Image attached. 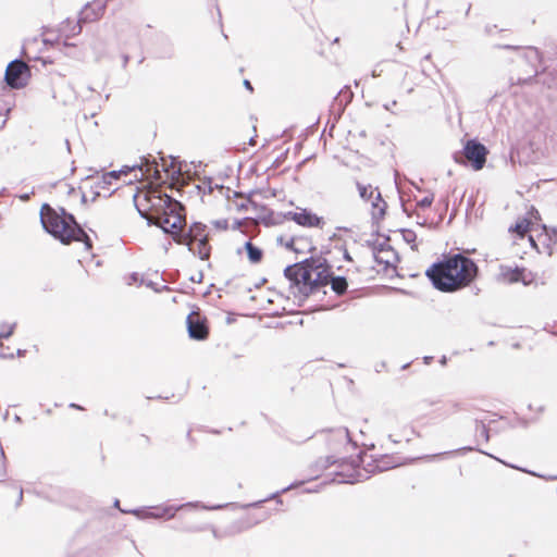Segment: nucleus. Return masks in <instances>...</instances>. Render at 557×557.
Instances as JSON below:
<instances>
[{
    "label": "nucleus",
    "instance_id": "obj_1",
    "mask_svg": "<svg viewBox=\"0 0 557 557\" xmlns=\"http://www.w3.org/2000/svg\"><path fill=\"white\" fill-rule=\"evenodd\" d=\"M478 265L462 253L444 256L443 260L434 262L425 275L440 292L453 293L470 283L478 275Z\"/></svg>",
    "mask_w": 557,
    "mask_h": 557
},
{
    "label": "nucleus",
    "instance_id": "obj_2",
    "mask_svg": "<svg viewBox=\"0 0 557 557\" xmlns=\"http://www.w3.org/2000/svg\"><path fill=\"white\" fill-rule=\"evenodd\" d=\"M138 198L139 194L137 191L133 196L134 206L139 215L147 220L148 225L159 226L164 234L175 232L180 227L178 211L183 209L181 201L165 193L156 195V191H153L144 196L147 206L143 208Z\"/></svg>",
    "mask_w": 557,
    "mask_h": 557
},
{
    "label": "nucleus",
    "instance_id": "obj_3",
    "mask_svg": "<svg viewBox=\"0 0 557 557\" xmlns=\"http://www.w3.org/2000/svg\"><path fill=\"white\" fill-rule=\"evenodd\" d=\"M40 223L42 228L62 244L81 242L87 251L92 248V240L76 221L75 216L60 207L54 209L49 203H44L40 209Z\"/></svg>",
    "mask_w": 557,
    "mask_h": 557
},
{
    "label": "nucleus",
    "instance_id": "obj_4",
    "mask_svg": "<svg viewBox=\"0 0 557 557\" xmlns=\"http://www.w3.org/2000/svg\"><path fill=\"white\" fill-rule=\"evenodd\" d=\"M364 453L358 454V456L355 458V461L351 462L350 473L345 474L343 471L337 472L336 475L339 478L336 480L337 483L355 484L362 482L368 480L373 473L387 471L389 469L396 468L399 465L395 461L393 456L384 455L379 459H373L371 462H368L362 469H360V465L364 462Z\"/></svg>",
    "mask_w": 557,
    "mask_h": 557
},
{
    "label": "nucleus",
    "instance_id": "obj_5",
    "mask_svg": "<svg viewBox=\"0 0 557 557\" xmlns=\"http://www.w3.org/2000/svg\"><path fill=\"white\" fill-rule=\"evenodd\" d=\"M180 216V227L175 230V232H169L168 234L172 235L173 240L178 245H186L188 251L191 253H196V248L194 246V242L200 239L201 237H208L209 234L206 233L207 225L201 222H194L188 231H183V227L186 223L185 221V207L178 211Z\"/></svg>",
    "mask_w": 557,
    "mask_h": 557
},
{
    "label": "nucleus",
    "instance_id": "obj_6",
    "mask_svg": "<svg viewBox=\"0 0 557 557\" xmlns=\"http://www.w3.org/2000/svg\"><path fill=\"white\" fill-rule=\"evenodd\" d=\"M487 148L476 139H469L465 144L461 151L454 153V160L467 166H471L474 171L484 168L486 162Z\"/></svg>",
    "mask_w": 557,
    "mask_h": 557
},
{
    "label": "nucleus",
    "instance_id": "obj_7",
    "mask_svg": "<svg viewBox=\"0 0 557 557\" xmlns=\"http://www.w3.org/2000/svg\"><path fill=\"white\" fill-rule=\"evenodd\" d=\"M352 461H355V458L352 457H337L334 454L321 457L310 466V471L312 473L311 479H318L320 474L331 466H336L339 469L338 472L343 471L345 474H348L351 472ZM336 473L337 471L335 472V476L332 479V482H337L336 480L339 479Z\"/></svg>",
    "mask_w": 557,
    "mask_h": 557
},
{
    "label": "nucleus",
    "instance_id": "obj_8",
    "mask_svg": "<svg viewBox=\"0 0 557 557\" xmlns=\"http://www.w3.org/2000/svg\"><path fill=\"white\" fill-rule=\"evenodd\" d=\"M29 78V67L21 59L12 60L5 70L4 81L11 88L20 89L27 85Z\"/></svg>",
    "mask_w": 557,
    "mask_h": 557
},
{
    "label": "nucleus",
    "instance_id": "obj_9",
    "mask_svg": "<svg viewBox=\"0 0 557 557\" xmlns=\"http://www.w3.org/2000/svg\"><path fill=\"white\" fill-rule=\"evenodd\" d=\"M319 433L326 434L327 448L334 453H341L342 449H346L349 445L352 449L357 448V443L350 437L349 431L345 426H338L334 429L321 430Z\"/></svg>",
    "mask_w": 557,
    "mask_h": 557
},
{
    "label": "nucleus",
    "instance_id": "obj_10",
    "mask_svg": "<svg viewBox=\"0 0 557 557\" xmlns=\"http://www.w3.org/2000/svg\"><path fill=\"white\" fill-rule=\"evenodd\" d=\"M357 188H358L360 198H362L366 201L371 200L373 198V195L375 191V197H374V200L372 201V216L371 218H372L373 224L379 225V222L384 218V215L386 213V208H387V203L382 198L380 190L377 188L373 189L371 185L366 186L360 183H357Z\"/></svg>",
    "mask_w": 557,
    "mask_h": 557
},
{
    "label": "nucleus",
    "instance_id": "obj_11",
    "mask_svg": "<svg viewBox=\"0 0 557 557\" xmlns=\"http://www.w3.org/2000/svg\"><path fill=\"white\" fill-rule=\"evenodd\" d=\"M323 264H326L325 259H314L313 262L308 264L305 268H301L300 270V278H299V286H297L300 294H302L305 297L310 296L313 294V273L318 271V269L322 268Z\"/></svg>",
    "mask_w": 557,
    "mask_h": 557
},
{
    "label": "nucleus",
    "instance_id": "obj_12",
    "mask_svg": "<svg viewBox=\"0 0 557 557\" xmlns=\"http://www.w3.org/2000/svg\"><path fill=\"white\" fill-rule=\"evenodd\" d=\"M284 219L294 221L296 224L305 227L322 228L324 225L323 218L309 209H301L299 212L288 211L284 213Z\"/></svg>",
    "mask_w": 557,
    "mask_h": 557
},
{
    "label": "nucleus",
    "instance_id": "obj_13",
    "mask_svg": "<svg viewBox=\"0 0 557 557\" xmlns=\"http://www.w3.org/2000/svg\"><path fill=\"white\" fill-rule=\"evenodd\" d=\"M106 10V1L104 0H95L91 3H87L84 9L79 12V17L77 22V30H74V34H79L82 32V23H90L99 20Z\"/></svg>",
    "mask_w": 557,
    "mask_h": 557
},
{
    "label": "nucleus",
    "instance_id": "obj_14",
    "mask_svg": "<svg viewBox=\"0 0 557 557\" xmlns=\"http://www.w3.org/2000/svg\"><path fill=\"white\" fill-rule=\"evenodd\" d=\"M186 326L188 336L195 341H203L209 335V329L206 318L200 314L191 312L186 318Z\"/></svg>",
    "mask_w": 557,
    "mask_h": 557
},
{
    "label": "nucleus",
    "instance_id": "obj_15",
    "mask_svg": "<svg viewBox=\"0 0 557 557\" xmlns=\"http://www.w3.org/2000/svg\"><path fill=\"white\" fill-rule=\"evenodd\" d=\"M230 504H218L208 506L201 502H187L180 505H161L162 512L164 513V519L170 520L175 517V515L185 508H201L203 510H220L227 507Z\"/></svg>",
    "mask_w": 557,
    "mask_h": 557
},
{
    "label": "nucleus",
    "instance_id": "obj_16",
    "mask_svg": "<svg viewBox=\"0 0 557 557\" xmlns=\"http://www.w3.org/2000/svg\"><path fill=\"white\" fill-rule=\"evenodd\" d=\"M162 506H150V507H140L129 510H122L123 513H131L138 519H164V513L161 510Z\"/></svg>",
    "mask_w": 557,
    "mask_h": 557
},
{
    "label": "nucleus",
    "instance_id": "obj_17",
    "mask_svg": "<svg viewBox=\"0 0 557 557\" xmlns=\"http://www.w3.org/2000/svg\"><path fill=\"white\" fill-rule=\"evenodd\" d=\"M313 262V257L307 258L300 262L289 264L284 269V276L295 287L299 286L300 270Z\"/></svg>",
    "mask_w": 557,
    "mask_h": 557
},
{
    "label": "nucleus",
    "instance_id": "obj_18",
    "mask_svg": "<svg viewBox=\"0 0 557 557\" xmlns=\"http://www.w3.org/2000/svg\"><path fill=\"white\" fill-rule=\"evenodd\" d=\"M389 236H385V240L383 243H373V258L377 264H385L386 267L391 264L388 259H385L381 256L383 252L395 253L392 246L388 244Z\"/></svg>",
    "mask_w": 557,
    "mask_h": 557
},
{
    "label": "nucleus",
    "instance_id": "obj_19",
    "mask_svg": "<svg viewBox=\"0 0 557 557\" xmlns=\"http://www.w3.org/2000/svg\"><path fill=\"white\" fill-rule=\"evenodd\" d=\"M333 273L331 272V267L326 262L322 268L315 271V277L313 282V293L318 290L320 287H324L330 284V277H332Z\"/></svg>",
    "mask_w": 557,
    "mask_h": 557
},
{
    "label": "nucleus",
    "instance_id": "obj_20",
    "mask_svg": "<svg viewBox=\"0 0 557 557\" xmlns=\"http://www.w3.org/2000/svg\"><path fill=\"white\" fill-rule=\"evenodd\" d=\"M330 285L332 290L338 296L344 295L348 288L347 278L343 275L333 274L332 277H330Z\"/></svg>",
    "mask_w": 557,
    "mask_h": 557
},
{
    "label": "nucleus",
    "instance_id": "obj_21",
    "mask_svg": "<svg viewBox=\"0 0 557 557\" xmlns=\"http://www.w3.org/2000/svg\"><path fill=\"white\" fill-rule=\"evenodd\" d=\"M352 98V92L350 91L348 86H345L334 98V107H338L339 111H343L348 102H350Z\"/></svg>",
    "mask_w": 557,
    "mask_h": 557
},
{
    "label": "nucleus",
    "instance_id": "obj_22",
    "mask_svg": "<svg viewBox=\"0 0 557 557\" xmlns=\"http://www.w3.org/2000/svg\"><path fill=\"white\" fill-rule=\"evenodd\" d=\"M247 252V257L251 263H259L262 260L263 251L261 248L253 245L250 240H247L244 245Z\"/></svg>",
    "mask_w": 557,
    "mask_h": 557
},
{
    "label": "nucleus",
    "instance_id": "obj_23",
    "mask_svg": "<svg viewBox=\"0 0 557 557\" xmlns=\"http://www.w3.org/2000/svg\"><path fill=\"white\" fill-rule=\"evenodd\" d=\"M197 243V249L195 256L197 255L201 260H209L211 255V246L209 245V236L201 237L200 239L195 240Z\"/></svg>",
    "mask_w": 557,
    "mask_h": 557
},
{
    "label": "nucleus",
    "instance_id": "obj_24",
    "mask_svg": "<svg viewBox=\"0 0 557 557\" xmlns=\"http://www.w3.org/2000/svg\"><path fill=\"white\" fill-rule=\"evenodd\" d=\"M305 482H306L305 480L296 481V482L289 484L288 486L283 487L281 491H276L275 493L271 494L268 498L264 499V502L268 500V499H277V503L282 504V500L278 498V496L281 494L286 493L287 491H290L293 488H296V487L302 485ZM261 503H263V500H259V502L252 503L249 506L258 507Z\"/></svg>",
    "mask_w": 557,
    "mask_h": 557
},
{
    "label": "nucleus",
    "instance_id": "obj_25",
    "mask_svg": "<svg viewBox=\"0 0 557 557\" xmlns=\"http://www.w3.org/2000/svg\"><path fill=\"white\" fill-rule=\"evenodd\" d=\"M121 176V171H110L102 175V177L96 183L98 188H109L114 180H119Z\"/></svg>",
    "mask_w": 557,
    "mask_h": 557
},
{
    "label": "nucleus",
    "instance_id": "obj_26",
    "mask_svg": "<svg viewBox=\"0 0 557 557\" xmlns=\"http://www.w3.org/2000/svg\"><path fill=\"white\" fill-rule=\"evenodd\" d=\"M170 158H171V162H170V164H168L164 160V157H161V160L163 161L162 171L168 173L169 178L174 181L180 177V175L182 173V169H181V166L175 168L174 166L175 159L173 157H170Z\"/></svg>",
    "mask_w": 557,
    "mask_h": 557
},
{
    "label": "nucleus",
    "instance_id": "obj_27",
    "mask_svg": "<svg viewBox=\"0 0 557 557\" xmlns=\"http://www.w3.org/2000/svg\"><path fill=\"white\" fill-rule=\"evenodd\" d=\"M536 216L534 214H530L529 218H523L521 220H519L515 227H513V231L520 235V236H523L530 228V225L532 224L533 220H535Z\"/></svg>",
    "mask_w": 557,
    "mask_h": 557
},
{
    "label": "nucleus",
    "instance_id": "obj_28",
    "mask_svg": "<svg viewBox=\"0 0 557 557\" xmlns=\"http://www.w3.org/2000/svg\"><path fill=\"white\" fill-rule=\"evenodd\" d=\"M299 242H302V239H301V238H297V237H290V238H289V239L284 244V246H285L287 249H289V250H292V251H294V252H296V253H300V250H298V247L296 246V243H299Z\"/></svg>",
    "mask_w": 557,
    "mask_h": 557
},
{
    "label": "nucleus",
    "instance_id": "obj_29",
    "mask_svg": "<svg viewBox=\"0 0 557 557\" xmlns=\"http://www.w3.org/2000/svg\"><path fill=\"white\" fill-rule=\"evenodd\" d=\"M403 238L406 243L411 244L417 239V234L412 230H401Z\"/></svg>",
    "mask_w": 557,
    "mask_h": 557
},
{
    "label": "nucleus",
    "instance_id": "obj_30",
    "mask_svg": "<svg viewBox=\"0 0 557 557\" xmlns=\"http://www.w3.org/2000/svg\"><path fill=\"white\" fill-rule=\"evenodd\" d=\"M180 530H181V531H183V532L194 533V532H201V531H206V530H208V527H207V524H201V525H185V527L181 528Z\"/></svg>",
    "mask_w": 557,
    "mask_h": 557
},
{
    "label": "nucleus",
    "instance_id": "obj_31",
    "mask_svg": "<svg viewBox=\"0 0 557 557\" xmlns=\"http://www.w3.org/2000/svg\"><path fill=\"white\" fill-rule=\"evenodd\" d=\"M433 200H434L433 195H429V196H425L422 199H420L417 202V206L419 208L425 209V208H429L432 205Z\"/></svg>",
    "mask_w": 557,
    "mask_h": 557
},
{
    "label": "nucleus",
    "instance_id": "obj_32",
    "mask_svg": "<svg viewBox=\"0 0 557 557\" xmlns=\"http://www.w3.org/2000/svg\"><path fill=\"white\" fill-rule=\"evenodd\" d=\"M141 283H144V281H141ZM145 285L151 289H153L154 292L159 293L163 289H169V287L166 285H163L161 288L158 287V284L152 282V281H147L145 282Z\"/></svg>",
    "mask_w": 557,
    "mask_h": 557
},
{
    "label": "nucleus",
    "instance_id": "obj_33",
    "mask_svg": "<svg viewBox=\"0 0 557 557\" xmlns=\"http://www.w3.org/2000/svg\"><path fill=\"white\" fill-rule=\"evenodd\" d=\"M476 430L480 432V435L487 441V424H485L483 421H480V424H478Z\"/></svg>",
    "mask_w": 557,
    "mask_h": 557
},
{
    "label": "nucleus",
    "instance_id": "obj_34",
    "mask_svg": "<svg viewBox=\"0 0 557 557\" xmlns=\"http://www.w3.org/2000/svg\"><path fill=\"white\" fill-rule=\"evenodd\" d=\"M14 327L15 324H11L8 326V330L1 331L0 338H9L13 334Z\"/></svg>",
    "mask_w": 557,
    "mask_h": 557
},
{
    "label": "nucleus",
    "instance_id": "obj_35",
    "mask_svg": "<svg viewBox=\"0 0 557 557\" xmlns=\"http://www.w3.org/2000/svg\"><path fill=\"white\" fill-rule=\"evenodd\" d=\"M141 164H135L133 166H128V165H124L120 171H121V174H127L136 169L138 170H141Z\"/></svg>",
    "mask_w": 557,
    "mask_h": 557
},
{
    "label": "nucleus",
    "instance_id": "obj_36",
    "mask_svg": "<svg viewBox=\"0 0 557 557\" xmlns=\"http://www.w3.org/2000/svg\"><path fill=\"white\" fill-rule=\"evenodd\" d=\"M214 226L220 230H226L228 224L226 220H216L214 221Z\"/></svg>",
    "mask_w": 557,
    "mask_h": 557
},
{
    "label": "nucleus",
    "instance_id": "obj_37",
    "mask_svg": "<svg viewBox=\"0 0 557 557\" xmlns=\"http://www.w3.org/2000/svg\"><path fill=\"white\" fill-rule=\"evenodd\" d=\"M63 48H64L65 50H73V49L75 48V46H74L73 44L64 42V44H63ZM64 53H65V54H67V55H73V57H75V53H74V52H72V51H64Z\"/></svg>",
    "mask_w": 557,
    "mask_h": 557
},
{
    "label": "nucleus",
    "instance_id": "obj_38",
    "mask_svg": "<svg viewBox=\"0 0 557 557\" xmlns=\"http://www.w3.org/2000/svg\"><path fill=\"white\" fill-rule=\"evenodd\" d=\"M0 358L1 359H13L14 358V354L1 350L0 351Z\"/></svg>",
    "mask_w": 557,
    "mask_h": 557
},
{
    "label": "nucleus",
    "instance_id": "obj_39",
    "mask_svg": "<svg viewBox=\"0 0 557 557\" xmlns=\"http://www.w3.org/2000/svg\"><path fill=\"white\" fill-rule=\"evenodd\" d=\"M203 278V273L202 272H199L197 275H193L190 277V281L194 282V283H200Z\"/></svg>",
    "mask_w": 557,
    "mask_h": 557
},
{
    "label": "nucleus",
    "instance_id": "obj_40",
    "mask_svg": "<svg viewBox=\"0 0 557 557\" xmlns=\"http://www.w3.org/2000/svg\"><path fill=\"white\" fill-rule=\"evenodd\" d=\"M397 104V101L396 100H393L391 102H387L384 104V109L387 110V111H392V108L395 107Z\"/></svg>",
    "mask_w": 557,
    "mask_h": 557
},
{
    "label": "nucleus",
    "instance_id": "obj_41",
    "mask_svg": "<svg viewBox=\"0 0 557 557\" xmlns=\"http://www.w3.org/2000/svg\"><path fill=\"white\" fill-rule=\"evenodd\" d=\"M207 527H208V530H210V531L212 532V535H213L215 539H219V537H220V535H219V533H218V530H216L213 525H211V524H207Z\"/></svg>",
    "mask_w": 557,
    "mask_h": 557
},
{
    "label": "nucleus",
    "instance_id": "obj_42",
    "mask_svg": "<svg viewBox=\"0 0 557 557\" xmlns=\"http://www.w3.org/2000/svg\"><path fill=\"white\" fill-rule=\"evenodd\" d=\"M23 502V488L20 487L18 488V497H17V500H16V507H18Z\"/></svg>",
    "mask_w": 557,
    "mask_h": 557
},
{
    "label": "nucleus",
    "instance_id": "obj_43",
    "mask_svg": "<svg viewBox=\"0 0 557 557\" xmlns=\"http://www.w3.org/2000/svg\"><path fill=\"white\" fill-rule=\"evenodd\" d=\"M129 61V55L128 54H123L122 55V67L125 69L127 66V63Z\"/></svg>",
    "mask_w": 557,
    "mask_h": 557
},
{
    "label": "nucleus",
    "instance_id": "obj_44",
    "mask_svg": "<svg viewBox=\"0 0 557 557\" xmlns=\"http://www.w3.org/2000/svg\"><path fill=\"white\" fill-rule=\"evenodd\" d=\"M153 175H154V178H156V180H160V178H161V171L158 169V165H157V164H156V166H154Z\"/></svg>",
    "mask_w": 557,
    "mask_h": 557
},
{
    "label": "nucleus",
    "instance_id": "obj_45",
    "mask_svg": "<svg viewBox=\"0 0 557 557\" xmlns=\"http://www.w3.org/2000/svg\"><path fill=\"white\" fill-rule=\"evenodd\" d=\"M70 408L72 409H76V410H84V407H82L81 405L76 404V403H71L69 405Z\"/></svg>",
    "mask_w": 557,
    "mask_h": 557
},
{
    "label": "nucleus",
    "instance_id": "obj_46",
    "mask_svg": "<svg viewBox=\"0 0 557 557\" xmlns=\"http://www.w3.org/2000/svg\"><path fill=\"white\" fill-rule=\"evenodd\" d=\"M243 84H244V86H245V88H246V89H248V90H250V91H252V90H253V88H252V85H251L250 81L245 79Z\"/></svg>",
    "mask_w": 557,
    "mask_h": 557
},
{
    "label": "nucleus",
    "instance_id": "obj_47",
    "mask_svg": "<svg viewBox=\"0 0 557 557\" xmlns=\"http://www.w3.org/2000/svg\"><path fill=\"white\" fill-rule=\"evenodd\" d=\"M473 448L470 447V446H467V447H462V448H459L457 450H454V451H449L448 454H451V453H459V451H469V450H472Z\"/></svg>",
    "mask_w": 557,
    "mask_h": 557
},
{
    "label": "nucleus",
    "instance_id": "obj_48",
    "mask_svg": "<svg viewBox=\"0 0 557 557\" xmlns=\"http://www.w3.org/2000/svg\"><path fill=\"white\" fill-rule=\"evenodd\" d=\"M432 360H433V357H432V356H425V357L423 358V361H424V363H425V364H430V363L432 362Z\"/></svg>",
    "mask_w": 557,
    "mask_h": 557
},
{
    "label": "nucleus",
    "instance_id": "obj_49",
    "mask_svg": "<svg viewBox=\"0 0 557 557\" xmlns=\"http://www.w3.org/2000/svg\"><path fill=\"white\" fill-rule=\"evenodd\" d=\"M25 354H26V350H25V349H17V350H16V356H18V357H24V356H25Z\"/></svg>",
    "mask_w": 557,
    "mask_h": 557
},
{
    "label": "nucleus",
    "instance_id": "obj_50",
    "mask_svg": "<svg viewBox=\"0 0 557 557\" xmlns=\"http://www.w3.org/2000/svg\"><path fill=\"white\" fill-rule=\"evenodd\" d=\"M113 506H114L115 508H119V509H120V511L122 512V510H123V509H121V508H120V500H119L117 498H115V499H114Z\"/></svg>",
    "mask_w": 557,
    "mask_h": 557
},
{
    "label": "nucleus",
    "instance_id": "obj_51",
    "mask_svg": "<svg viewBox=\"0 0 557 557\" xmlns=\"http://www.w3.org/2000/svg\"><path fill=\"white\" fill-rule=\"evenodd\" d=\"M131 278L133 282H137L138 281V273L134 272L132 275H131Z\"/></svg>",
    "mask_w": 557,
    "mask_h": 557
},
{
    "label": "nucleus",
    "instance_id": "obj_52",
    "mask_svg": "<svg viewBox=\"0 0 557 557\" xmlns=\"http://www.w3.org/2000/svg\"><path fill=\"white\" fill-rule=\"evenodd\" d=\"M373 243H376V242L375 240H367L366 245L373 250Z\"/></svg>",
    "mask_w": 557,
    "mask_h": 557
},
{
    "label": "nucleus",
    "instance_id": "obj_53",
    "mask_svg": "<svg viewBox=\"0 0 557 557\" xmlns=\"http://www.w3.org/2000/svg\"><path fill=\"white\" fill-rule=\"evenodd\" d=\"M344 258H345V260H348V261L351 260V257L347 250H345V252H344Z\"/></svg>",
    "mask_w": 557,
    "mask_h": 557
},
{
    "label": "nucleus",
    "instance_id": "obj_54",
    "mask_svg": "<svg viewBox=\"0 0 557 557\" xmlns=\"http://www.w3.org/2000/svg\"><path fill=\"white\" fill-rule=\"evenodd\" d=\"M440 362H441V364H443V366H444V364H446V362H447V358H446V356H442V358L440 359Z\"/></svg>",
    "mask_w": 557,
    "mask_h": 557
},
{
    "label": "nucleus",
    "instance_id": "obj_55",
    "mask_svg": "<svg viewBox=\"0 0 557 557\" xmlns=\"http://www.w3.org/2000/svg\"><path fill=\"white\" fill-rule=\"evenodd\" d=\"M21 199L24 200V201L28 200L29 199V194L22 195Z\"/></svg>",
    "mask_w": 557,
    "mask_h": 557
},
{
    "label": "nucleus",
    "instance_id": "obj_56",
    "mask_svg": "<svg viewBox=\"0 0 557 557\" xmlns=\"http://www.w3.org/2000/svg\"><path fill=\"white\" fill-rule=\"evenodd\" d=\"M14 421L20 423V422H22V418L18 414H15L14 416Z\"/></svg>",
    "mask_w": 557,
    "mask_h": 557
},
{
    "label": "nucleus",
    "instance_id": "obj_57",
    "mask_svg": "<svg viewBox=\"0 0 557 557\" xmlns=\"http://www.w3.org/2000/svg\"><path fill=\"white\" fill-rule=\"evenodd\" d=\"M247 208H248V207H247V205H246V203H240V205H239V209H240V210H247Z\"/></svg>",
    "mask_w": 557,
    "mask_h": 557
},
{
    "label": "nucleus",
    "instance_id": "obj_58",
    "mask_svg": "<svg viewBox=\"0 0 557 557\" xmlns=\"http://www.w3.org/2000/svg\"><path fill=\"white\" fill-rule=\"evenodd\" d=\"M65 147H66L67 151H71L69 139H65Z\"/></svg>",
    "mask_w": 557,
    "mask_h": 557
},
{
    "label": "nucleus",
    "instance_id": "obj_59",
    "mask_svg": "<svg viewBox=\"0 0 557 557\" xmlns=\"http://www.w3.org/2000/svg\"><path fill=\"white\" fill-rule=\"evenodd\" d=\"M9 417V411L7 410L4 413H3V420L5 421Z\"/></svg>",
    "mask_w": 557,
    "mask_h": 557
},
{
    "label": "nucleus",
    "instance_id": "obj_60",
    "mask_svg": "<svg viewBox=\"0 0 557 557\" xmlns=\"http://www.w3.org/2000/svg\"><path fill=\"white\" fill-rule=\"evenodd\" d=\"M409 366H410V363H409V362H408V363H405V364L401 367V369H403V370H406V369H408V368H409Z\"/></svg>",
    "mask_w": 557,
    "mask_h": 557
},
{
    "label": "nucleus",
    "instance_id": "obj_61",
    "mask_svg": "<svg viewBox=\"0 0 557 557\" xmlns=\"http://www.w3.org/2000/svg\"><path fill=\"white\" fill-rule=\"evenodd\" d=\"M139 205H141L143 208H145L147 206V202L143 200V201H139Z\"/></svg>",
    "mask_w": 557,
    "mask_h": 557
},
{
    "label": "nucleus",
    "instance_id": "obj_62",
    "mask_svg": "<svg viewBox=\"0 0 557 557\" xmlns=\"http://www.w3.org/2000/svg\"><path fill=\"white\" fill-rule=\"evenodd\" d=\"M239 196H242V193H239V191H234V197H239Z\"/></svg>",
    "mask_w": 557,
    "mask_h": 557
},
{
    "label": "nucleus",
    "instance_id": "obj_63",
    "mask_svg": "<svg viewBox=\"0 0 557 557\" xmlns=\"http://www.w3.org/2000/svg\"><path fill=\"white\" fill-rule=\"evenodd\" d=\"M277 242H278L280 244H283V237H282V236H280V237L277 238Z\"/></svg>",
    "mask_w": 557,
    "mask_h": 557
},
{
    "label": "nucleus",
    "instance_id": "obj_64",
    "mask_svg": "<svg viewBox=\"0 0 557 557\" xmlns=\"http://www.w3.org/2000/svg\"><path fill=\"white\" fill-rule=\"evenodd\" d=\"M82 202H86V196L85 195L82 196Z\"/></svg>",
    "mask_w": 557,
    "mask_h": 557
}]
</instances>
